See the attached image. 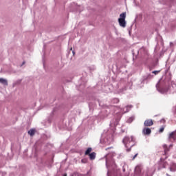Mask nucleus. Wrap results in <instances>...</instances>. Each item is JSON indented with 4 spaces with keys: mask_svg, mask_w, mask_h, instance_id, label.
<instances>
[{
    "mask_svg": "<svg viewBox=\"0 0 176 176\" xmlns=\"http://www.w3.org/2000/svg\"><path fill=\"white\" fill-rule=\"evenodd\" d=\"M122 171L124 173L126 171V168H124V166L122 167Z\"/></svg>",
    "mask_w": 176,
    "mask_h": 176,
    "instance_id": "obj_31",
    "label": "nucleus"
},
{
    "mask_svg": "<svg viewBox=\"0 0 176 176\" xmlns=\"http://www.w3.org/2000/svg\"><path fill=\"white\" fill-rule=\"evenodd\" d=\"M122 142L125 148H126V152H131V148H133V146H134L135 144H137V142H135V139L133 136H125L122 140Z\"/></svg>",
    "mask_w": 176,
    "mask_h": 176,
    "instance_id": "obj_4",
    "label": "nucleus"
},
{
    "mask_svg": "<svg viewBox=\"0 0 176 176\" xmlns=\"http://www.w3.org/2000/svg\"><path fill=\"white\" fill-rule=\"evenodd\" d=\"M108 116H105L104 117H102L101 119H104V118H107Z\"/></svg>",
    "mask_w": 176,
    "mask_h": 176,
    "instance_id": "obj_35",
    "label": "nucleus"
},
{
    "mask_svg": "<svg viewBox=\"0 0 176 176\" xmlns=\"http://www.w3.org/2000/svg\"><path fill=\"white\" fill-rule=\"evenodd\" d=\"M166 166H167V163L162 162L160 164L158 168L159 170H162V168H166Z\"/></svg>",
    "mask_w": 176,
    "mask_h": 176,
    "instance_id": "obj_12",
    "label": "nucleus"
},
{
    "mask_svg": "<svg viewBox=\"0 0 176 176\" xmlns=\"http://www.w3.org/2000/svg\"><path fill=\"white\" fill-rule=\"evenodd\" d=\"M43 50H45V45H44V47H43Z\"/></svg>",
    "mask_w": 176,
    "mask_h": 176,
    "instance_id": "obj_39",
    "label": "nucleus"
},
{
    "mask_svg": "<svg viewBox=\"0 0 176 176\" xmlns=\"http://www.w3.org/2000/svg\"><path fill=\"white\" fill-rule=\"evenodd\" d=\"M163 131H164V127H161L159 130V133H163Z\"/></svg>",
    "mask_w": 176,
    "mask_h": 176,
    "instance_id": "obj_27",
    "label": "nucleus"
},
{
    "mask_svg": "<svg viewBox=\"0 0 176 176\" xmlns=\"http://www.w3.org/2000/svg\"><path fill=\"white\" fill-rule=\"evenodd\" d=\"M25 64V62H23L22 64L21 65V67H23Z\"/></svg>",
    "mask_w": 176,
    "mask_h": 176,
    "instance_id": "obj_32",
    "label": "nucleus"
},
{
    "mask_svg": "<svg viewBox=\"0 0 176 176\" xmlns=\"http://www.w3.org/2000/svg\"><path fill=\"white\" fill-rule=\"evenodd\" d=\"M128 85H129V86H131V85H133V83L129 82Z\"/></svg>",
    "mask_w": 176,
    "mask_h": 176,
    "instance_id": "obj_33",
    "label": "nucleus"
},
{
    "mask_svg": "<svg viewBox=\"0 0 176 176\" xmlns=\"http://www.w3.org/2000/svg\"><path fill=\"white\" fill-rule=\"evenodd\" d=\"M161 123H164L166 122L165 119H161L160 121Z\"/></svg>",
    "mask_w": 176,
    "mask_h": 176,
    "instance_id": "obj_30",
    "label": "nucleus"
},
{
    "mask_svg": "<svg viewBox=\"0 0 176 176\" xmlns=\"http://www.w3.org/2000/svg\"><path fill=\"white\" fill-rule=\"evenodd\" d=\"M135 173L137 175L141 176V168L140 166H137L135 169Z\"/></svg>",
    "mask_w": 176,
    "mask_h": 176,
    "instance_id": "obj_13",
    "label": "nucleus"
},
{
    "mask_svg": "<svg viewBox=\"0 0 176 176\" xmlns=\"http://www.w3.org/2000/svg\"><path fill=\"white\" fill-rule=\"evenodd\" d=\"M134 119H135L134 116L130 117L126 120V123H132V122L134 120Z\"/></svg>",
    "mask_w": 176,
    "mask_h": 176,
    "instance_id": "obj_22",
    "label": "nucleus"
},
{
    "mask_svg": "<svg viewBox=\"0 0 176 176\" xmlns=\"http://www.w3.org/2000/svg\"><path fill=\"white\" fill-rule=\"evenodd\" d=\"M0 83L4 85V86H8V80L5 78H0Z\"/></svg>",
    "mask_w": 176,
    "mask_h": 176,
    "instance_id": "obj_15",
    "label": "nucleus"
},
{
    "mask_svg": "<svg viewBox=\"0 0 176 176\" xmlns=\"http://www.w3.org/2000/svg\"><path fill=\"white\" fill-rule=\"evenodd\" d=\"M73 56H75V51H72Z\"/></svg>",
    "mask_w": 176,
    "mask_h": 176,
    "instance_id": "obj_34",
    "label": "nucleus"
},
{
    "mask_svg": "<svg viewBox=\"0 0 176 176\" xmlns=\"http://www.w3.org/2000/svg\"><path fill=\"white\" fill-rule=\"evenodd\" d=\"M118 23L120 27H122V28H125L126 27V19H118Z\"/></svg>",
    "mask_w": 176,
    "mask_h": 176,
    "instance_id": "obj_10",
    "label": "nucleus"
},
{
    "mask_svg": "<svg viewBox=\"0 0 176 176\" xmlns=\"http://www.w3.org/2000/svg\"><path fill=\"white\" fill-rule=\"evenodd\" d=\"M91 151H93V148H91V147L88 148L85 151V155H90L91 154L90 153L91 152Z\"/></svg>",
    "mask_w": 176,
    "mask_h": 176,
    "instance_id": "obj_20",
    "label": "nucleus"
},
{
    "mask_svg": "<svg viewBox=\"0 0 176 176\" xmlns=\"http://www.w3.org/2000/svg\"><path fill=\"white\" fill-rule=\"evenodd\" d=\"M170 171L175 173L176 171V164L175 162H172L170 165Z\"/></svg>",
    "mask_w": 176,
    "mask_h": 176,
    "instance_id": "obj_11",
    "label": "nucleus"
},
{
    "mask_svg": "<svg viewBox=\"0 0 176 176\" xmlns=\"http://www.w3.org/2000/svg\"><path fill=\"white\" fill-rule=\"evenodd\" d=\"M78 176H91V173L88 171L87 174H78Z\"/></svg>",
    "mask_w": 176,
    "mask_h": 176,
    "instance_id": "obj_23",
    "label": "nucleus"
},
{
    "mask_svg": "<svg viewBox=\"0 0 176 176\" xmlns=\"http://www.w3.org/2000/svg\"><path fill=\"white\" fill-rule=\"evenodd\" d=\"M111 147H109L107 148H106V151H108V149H111Z\"/></svg>",
    "mask_w": 176,
    "mask_h": 176,
    "instance_id": "obj_36",
    "label": "nucleus"
},
{
    "mask_svg": "<svg viewBox=\"0 0 176 176\" xmlns=\"http://www.w3.org/2000/svg\"><path fill=\"white\" fill-rule=\"evenodd\" d=\"M118 20H126V12H122L120 14Z\"/></svg>",
    "mask_w": 176,
    "mask_h": 176,
    "instance_id": "obj_16",
    "label": "nucleus"
},
{
    "mask_svg": "<svg viewBox=\"0 0 176 176\" xmlns=\"http://www.w3.org/2000/svg\"><path fill=\"white\" fill-rule=\"evenodd\" d=\"M127 90V87L124 86L122 89H119L118 93H124Z\"/></svg>",
    "mask_w": 176,
    "mask_h": 176,
    "instance_id": "obj_19",
    "label": "nucleus"
},
{
    "mask_svg": "<svg viewBox=\"0 0 176 176\" xmlns=\"http://www.w3.org/2000/svg\"><path fill=\"white\" fill-rule=\"evenodd\" d=\"M90 160H94L96 159V153L95 152L91 153L89 155Z\"/></svg>",
    "mask_w": 176,
    "mask_h": 176,
    "instance_id": "obj_14",
    "label": "nucleus"
},
{
    "mask_svg": "<svg viewBox=\"0 0 176 176\" xmlns=\"http://www.w3.org/2000/svg\"><path fill=\"white\" fill-rule=\"evenodd\" d=\"M139 52H145V47H142L139 51H138Z\"/></svg>",
    "mask_w": 176,
    "mask_h": 176,
    "instance_id": "obj_28",
    "label": "nucleus"
},
{
    "mask_svg": "<svg viewBox=\"0 0 176 176\" xmlns=\"http://www.w3.org/2000/svg\"><path fill=\"white\" fill-rule=\"evenodd\" d=\"M155 87L161 94H171L176 91V85L171 82L170 74L163 76L156 84Z\"/></svg>",
    "mask_w": 176,
    "mask_h": 176,
    "instance_id": "obj_1",
    "label": "nucleus"
},
{
    "mask_svg": "<svg viewBox=\"0 0 176 176\" xmlns=\"http://www.w3.org/2000/svg\"><path fill=\"white\" fill-rule=\"evenodd\" d=\"M153 75L151 74H146V76H144L141 79V83L144 84L145 82H147L148 80H151V79H153Z\"/></svg>",
    "mask_w": 176,
    "mask_h": 176,
    "instance_id": "obj_5",
    "label": "nucleus"
},
{
    "mask_svg": "<svg viewBox=\"0 0 176 176\" xmlns=\"http://www.w3.org/2000/svg\"><path fill=\"white\" fill-rule=\"evenodd\" d=\"M70 50H72V48H71Z\"/></svg>",
    "mask_w": 176,
    "mask_h": 176,
    "instance_id": "obj_41",
    "label": "nucleus"
},
{
    "mask_svg": "<svg viewBox=\"0 0 176 176\" xmlns=\"http://www.w3.org/2000/svg\"><path fill=\"white\" fill-rule=\"evenodd\" d=\"M131 108H133V105L126 106V107L124 109H124H125V111H124V113H126L129 112V111H130V109H131Z\"/></svg>",
    "mask_w": 176,
    "mask_h": 176,
    "instance_id": "obj_17",
    "label": "nucleus"
},
{
    "mask_svg": "<svg viewBox=\"0 0 176 176\" xmlns=\"http://www.w3.org/2000/svg\"><path fill=\"white\" fill-rule=\"evenodd\" d=\"M151 133H152V130L151 129V128H144L142 130V134H144V135H149Z\"/></svg>",
    "mask_w": 176,
    "mask_h": 176,
    "instance_id": "obj_9",
    "label": "nucleus"
},
{
    "mask_svg": "<svg viewBox=\"0 0 176 176\" xmlns=\"http://www.w3.org/2000/svg\"><path fill=\"white\" fill-rule=\"evenodd\" d=\"M113 142V131L111 132V131H104V132L101 135V138L100 140V144H106L109 145V144H112Z\"/></svg>",
    "mask_w": 176,
    "mask_h": 176,
    "instance_id": "obj_3",
    "label": "nucleus"
},
{
    "mask_svg": "<svg viewBox=\"0 0 176 176\" xmlns=\"http://www.w3.org/2000/svg\"><path fill=\"white\" fill-rule=\"evenodd\" d=\"M160 72V70H155L152 72V74H154V75H158Z\"/></svg>",
    "mask_w": 176,
    "mask_h": 176,
    "instance_id": "obj_25",
    "label": "nucleus"
},
{
    "mask_svg": "<svg viewBox=\"0 0 176 176\" xmlns=\"http://www.w3.org/2000/svg\"><path fill=\"white\" fill-rule=\"evenodd\" d=\"M166 176H171V175H168V173H166Z\"/></svg>",
    "mask_w": 176,
    "mask_h": 176,
    "instance_id": "obj_38",
    "label": "nucleus"
},
{
    "mask_svg": "<svg viewBox=\"0 0 176 176\" xmlns=\"http://www.w3.org/2000/svg\"><path fill=\"white\" fill-rule=\"evenodd\" d=\"M137 156H138V153H136L132 158L133 160H134V159H135L137 157Z\"/></svg>",
    "mask_w": 176,
    "mask_h": 176,
    "instance_id": "obj_29",
    "label": "nucleus"
},
{
    "mask_svg": "<svg viewBox=\"0 0 176 176\" xmlns=\"http://www.w3.org/2000/svg\"><path fill=\"white\" fill-rule=\"evenodd\" d=\"M28 134L31 136L34 135L35 134V130L34 129H30L28 131Z\"/></svg>",
    "mask_w": 176,
    "mask_h": 176,
    "instance_id": "obj_21",
    "label": "nucleus"
},
{
    "mask_svg": "<svg viewBox=\"0 0 176 176\" xmlns=\"http://www.w3.org/2000/svg\"><path fill=\"white\" fill-rule=\"evenodd\" d=\"M119 119L118 118H116L113 119L112 121H111L110 122V126L111 127H116L118 124H119Z\"/></svg>",
    "mask_w": 176,
    "mask_h": 176,
    "instance_id": "obj_7",
    "label": "nucleus"
},
{
    "mask_svg": "<svg viewBox=\"0 0 176 176\" xmlns=\"http://www.w3.org/2000/svg\"><path fill=\"white\" fill-rule=\"evenodd\" d=\"M63 176H67V173L63 174Z\"/></svg>",
    "mask_w": 176,
    "mask_h": 176,
    "instance_id": "obj_37",
    "label": "nucleus"
},
{
    "mask_svg": "<svg viewBox=\"0 0 176 176\" xmlns=\"http://www.w3.org/2000/svg\"><path fill=\"white\" fill-rule=\"evenodd\" d=\"M81 162L83 163V160H81Z\"/></svg>",
    "mask_w": 176,
    "mask_h": 176,
    "instance_id": "obj_40",
    "label": "nucleus"
},
{
    "mask_svg": "<svg viewBox=\"0 0 176 176\" xmlns=\"http://www.w3.org/2000/svg\"><path fill=\"white\" fill-rule=\"evenodd\" d=\"M119 102V98H114L111 100V104H118Z\"/></svg>",
    "mask_w": 176,
    "mask_h": 176,
    "instance_id": "obj_18",
    "label": "nucleus"
},
{
    "mask_svg": "<svg viewBox=\"0 0 176 176\" xmlns=\"http://www.w3.org/2000/svg\"><path fill=\"white\" fill-rule=\"evenodd\" d=\"M113 156H115V153H109L104 156L106 167L108 169L107 176H122L120 171L118 170Z\"/></svg>",
    "mask_w": 176,
    "mask_h": 176,
    "instance_id": "obj_2",
    "label": "nucleus"
},
{
    "mask_svg": "<svg viewBox=\"0 0 176 176\" xmlns=\"http://www.w3.org/2000/svg\"><path fill=\"white\" fill-rule=\"evenodd\" d=\"M163 148L165 152V155H167V153L170 152V150L171 148H173V144H170L169 146H168L166 144H164Z\"/></svg>",
    "mask_w": 176,
    "mask_h": 176,
    "instance_id": "obj_8",
    "label": "nucleus"
},
{
    "mask_svg": "<svg viewBox=\"0 0 176 176\" xmlns=\"http://www.w3.org/2000/svg\"><path fill=\"white\" fill-rule=\"evenodd\" d=\"M57 111V108H54L52 111V112L50 114L51 118H52L53 115H54V113Z\"/></svg>",
    "mask_w": 176,
    "mask_h": 176,
    "instance_id": "obj_26",
    "label": "nucleus"
},
{
    "mask_svg": "<svg viewBox=\"0 0 176 176\" xmlns=\"http://www.w3.org/2000/svg\"><path fill=\"white\" fill-rule=\"evenodd\" d=\"M144 126L146 127H151V126H153V120L151 119L146 120L144 122Z\"/></svg>",
    "mask_w": 176,
    "mask_h": 176,
    "instance_id": "obj_6",
    "label": "nucleus"
},
{
    "mask_svg": "<svg viewBox=\"0 0 176 176\" xmlns=\"http://www.w3.org/2000/svg\"><path fill=\"white\" fill-rule=\"evenodd\" d=\"M88 69L90 71V72H93V71H95L96 66L92 65L88 67Z\"/></svg>",
    "mask_w": 176,
    "mask_h": 176,
    "instance_id": "obj_24",
    "label": "nucleus"
}]
</instances>
